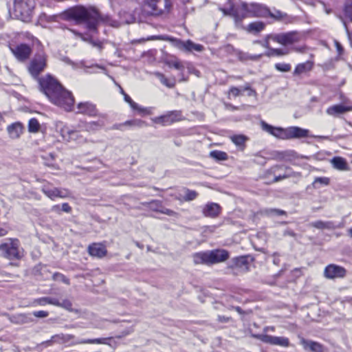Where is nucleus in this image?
I'll return each instance as SVG.
<instances>
[{
    "label": "nucleus",
    "mask_w": 352,
    "mask_h": 352,
    "mask_svg": "<svg viewBox=\"0 0 352 352\" xmlns=\"http://www.w3.org/2000/svg\"><path fill=\"white\" fill-rule=\"evenodd\" d=\"M38 81L42 91L52 102L67 111H72L74 103L72 94L65 90L55 78L46 75L39 78Z\"/></svg>",
    "instance_id": "obj_1"
},
{
    "label": "nucleus",
    "mask_w": 352,
    "mask_h": 352,
    "mask_svg": "<svg viewBox=\"0 0 352 352\" xmlns=\"http://www.w3.org/2000/svg\"><path fill=\"white\" fill-rule=\"evenodd\" d=\"M219 10L224 15L232 16L237 25L245 18L267 17L270 14V10L262 4L241 2L240 4L234 5L230 0H228L226 5L220 6Z\"/></svg>",
    "instance_id": "obj_2"
},
{
    "label": "nucleus",
    "mask_w": 352,
    "mask_h": 352,
    "mask_svg": "<svg viewBox=\"0 0 352 352\" xmlns=\"http://www.w3.org/2000/svg\"><path fill=\"white\" fill-rule=\"evenodd\" d=\"M66 17L75 21L77 25H85L90 32H96L97 27L102 19L98 12L92 7L75 6L67 10Z\"/></svg>",
    "instance_id": "obj_3"
},
{
    "label": "nucleus",
    "mask_w": 352,
    "mask_h": 352,
    "mask_svg": "<svg viewBox=\"0 0 352 352\" xmlns=\"http://www.w3.org/2000/svg\"><path fill=\"white\" fill-rule=\"evenodd\" d=\"M173 8V0H144L142 12L148 16H165L170 14Z\"/></svg>",
    "instance_id": "obj_4"
},
{
    "label": "nucleus",
    "mask_w": 352,
    "mask_h": 352,
    "mask_svg": "<svg viewBox=\"0 0 352 352\" xmlns=\"http://www.w3.org/2000/svg\"><path fill=\"white\" fill-rule=\"evenodd\" d=\"M228 258V252L222 249L198 252L193 255V261L195 264L208 265L224 262Z\"/></svg>",
    "instance_id": "obj_5"
},
{
    "label": "nucleus",
    "mask_w": 352,
    "mask_h": 352,
    "mask_svg": "<svg viewBox=\"0 0 352 352\" xmlns=\"http://www.w3.org/2000/svg\"><path fill=\"white\" fill-rule=\"evenodd\" d=\"M35 6L34 0H14V14L23 21H29Z\"/></svg>",
    "instance_id": "obj_6"
},
{
    "label": "nucleus",
    "mask_w": 352,
    "mask_h": 352,
    "mask_svg": "<svg viewBox=\"0 0 352 352\" xmlns=\"http://www.w3.org/2000/svg\"><path fill=\"white\" fill-rule=\"evenodd\" d=\"M2 255L8 259H19L21 254L19 250V241L17 239H10L7 242L0 245Z\"/></svg>",
    "instance_id": "obj_7"
},
{
    "label": "nucleus",
    "mask_w": 352,
    "mask_h": 352,
    "mask_svg": "<svg viewBox=\"0 0 352 352\" xmlns=\"http://www.w3.org/2000/svg\"><path fill=\"white\" fill-rule=\"evenodd\" d=\"M46 67V56L44 54H37L30 61L28 71L34 78H37Z\"/></svg>",
    "instance_id": "obj_8"
},
{
    "label": "nucleus",
    "mask_w": 352,
    "mask_h": 352,
    "mask_svg": "<svg viewBox=\"0 0 352 352\" xmlns=\"http://www.w3.org/2000/svg\"><path fill=\"white\" fill-rule=\"evenodd\" d=\"M182 120V114L179 111H168L164 115L151 118L153 123L161 124L162 126H168Z\"/></svg>",
    "instance_id": "obj_9"
},
{
    "label": "nucleus",
    "mask_w": 352,
    "mask_h": 352,
    "mask_svg": "<svg viewBox=\"0 0 352 352\" xmlns=\"http://www.w3.org/2000/svg\"><path fill=\"white\" fill-rule=\"evenodd\" d=\"M268 38L283 45H291L297 43L300 39V36L296 32H289L268 35Z\"/></svg>",
    "instance_id": "obj_10"
},
{
    "label": "nucleus",
    "mask_w": 352,
    "mask_h": 352,
    "mask_svg": "<svg viewBox=\"0 0 352 352\" xmlns=\"http://www.w3.org/2000/svg\"><path fill=\"white\" fill-rule=\"evenodd\" d=\"M261 341L272 345H278L287 347L289 344V339L285 337L272 336L266 334L255 336Z\"/></svg>",
    "instance_id": "obj_11"
},
{
    "label": "nucleus",
    "mask_w": 352,
    "mask_h": 352,
    "mask_svg": "<svg viewBox=\"0 0 352 352\" xmlns=\"http://www.w3.org/2000/svg\"><path fill=\"white\" fill-rule=\"evenodd\" d=\"M346 270L334 264L327 265L324 271V276L329 279L340 278L345 276Z\"/></svg>",
    "instance_id": "obj_12"
},
{
    "label": "nucleus",
    "mask_w": 352,
    "mask_h": 352,
    "mask_svg": "<svg viewBox=\"0 0 352 352\" xmlns=\"http://www.w3.org/2000/svg\"><path fill=\"white\" fill-rule=\"evenodd\" d=\"M174 41L175 45L179 50H184L186 52H201L204 50V47L201 45L196 44L191 41L190 40H188L186 41H183L177 39H171Z\"/></svg>",
    "instance_id": "obj_13"
},
{
    "label": "nucleus",
    "mask_w": 352,
    "mask_h": 352,
    "mask_svg": "<svg viewBox=\"0 0 352 352\" xmlns=\"http://www.w3.org/2000/svg\"><path fill=\"white\" fill-rule=\"evenodd\" d=\"M10 50L14 56L21 61L28 59L31 54L30 47L25 44L10 47Z\"/></svg>",
    "instance_id": "obj_14"
},
{
    "label": "nucleus",
    "mask_w": 352,
    "mask_h": 352,
    "mask_svg": "<svg viewBox=\"0 0 352 352\" xmlns=\"http://www.w3.org/2000/svg\"><path fill=\"white\" fill-rule=\"evenodd\" d=\"M309 226L313 228H315L316 229H318V230H335L336 228H343L342 223H340L338 225H336L334 223V222H333V221H321V220L311 222L309 224Z\"/></svg>",
    "instance_id": "obj_15"
},
{
    "label": "nucleus",
    "mask_w": 352,
    "mask_h": 352,
    "mask_svg": "<svg viewBox=\"0 0 352 352\" xmlns=\"http://www.w3.org/2000/svg\"><path fill=\"white\" fill-rule=\"evenodd\" d=\"M309 131L298 126H292L286 129L287 139L301 138L307 137Z\"/></svg>",
    "instance_id": "obj_16"
},
{
    "label": "nucleus",
    "mask_w": 352,
    "mask_h": 352,
    "mask_svg": "<svg viewBox=\"0 0 352 352\" xmlns=\"http://www.w3.org/2000/svg\"><path fill=\"white\" fill-rule=\"evenodd\" d=\"M261 126L264 131L268 132L276 138L287 139L286 129H283L281 128L274 127L263 121L261 122Z\"/></svg>",
    "instance_id": "obj_17"
},
{
    "label": "nucleus",
    "mask_w": 352,
    "mask_h": 352,
    "mask_svg": "<svg viewBox=\"0 0 352 352\" xmlns=\"http://www.w3.org/2000/svg\"><path fill=\"white\" fill-rule=\"evenodd\" d=\"M10 320L12 323L16 324H25L34 322V318L32 314H17L12 316L10 318Z\"/></svg>",
    "instance_id": "obj_18"
},
{
    "label": "nucleus",
    "mask_w": 352,
    "mask_h": 352,
    "mask_svg": "<svg viewBox=\"0 0 352 352\" xmlns=\"http://www.w3.org/2000/svg\"><path fill=\"white\" fill-rule=\"evenodd\" d=\"M88 252L92 256L102 258L107 254V250L101 243H93L88 247Z\"/></svg>",
    "instance_id": "obj_19"
},
{
    "label": "nucleus",
    "mask_w": 352,
    "mask_h": 352,
    "mask_svg": "<svg viewBox=\"0 0 352 352\" xmlns=\"http://www.w3.org/2000/svg\"><path fill=\"white\" fill-rule=\"evenodd\" d=\"M352 111V106H346L343 104H336L329 107L327 109V113L332 116H338L347 111Z\"/></svg>",
    "instance_id": "obj_20"
},
{
    "label": "nucleus",
    "mask_w": 352,
    "mask_h": 352,
    "mask_svg": "<svg viewBox=\"0 0 352 352\" xmlns=\"http://www.w3.org/2000/svg\"><path fill=\"white\" fill-rule=\"evenodd\" d=\"M221 211V207L215 203L207 204L203 209V214L206 217H215L219 215Z\"/></svg>",
    "instance_id": "obj_21"
},
{
    "label": "nucleus",
    "mask_w": 352,
    "mask_h": 352,
    "mask_svg": "<svg viewBox=\"0 0 352 352\" xmlns=\"http://www.w3.org/2000/svg\"><path fill=\"white\" fill-rule=\"evenodd\" d=\"M300 344L305 350H310L313 352H322L323 347L318 342L301 338Z\"/></svg>",
    "instance_id": "obj_22"
},
{
    "label": "nucleus",
    "mask_w": 352,
    "mask_h": 352,
    "mask_svg": "<svg viewBox=\"0 0 352 352\" xmlns=\"http://www.w3.org/2000/svg\"><path fill=\"white\" fill-rule=\"evenodd\" d=\"M23 127L19 122L14 123L8 126V132L12 139L19 138L23 133Z\"/></svg>",
    "instance_id": "obj_23"
},
{
    "label": "nucleus",
    "mask_w": 352,
    "mask_h": 352,
    "mask_svg": "<svg viewBox=\"0 0 352 352\" xmlns=\"http://www.w3.org/2000/svg\"><path fill=\"white\" fill-rule=\"evenodd\" d=\"M42 191L45 195L52 199H54L55 197H66L67 196V192L66 190L63 192L56 188L52 189L43 188Z\"/></svg>",
    "instance_id": "obj_24"
},
{
    "label": "nucleus",
    "mask_w": 352,
    "mask_h": 352,
    "mask_svg": "<svg viewBox=\"0 0 352 352\" xmlns=\"http://www.w3.org/2000/svg\"><path fill=\"white\" fill-rule=\"evenodd\" d=\"M331 162L334 168L339 170H349V166L345 159L341 157H335Z\"/></svg>",
    "instance_id": "obj_25"
},
{
    "label": "nucleus",
    "mask_w": 352,
    "mask_h": 352,
    "mask_svg": "<svg viewBox=\"0 0 352 352\" xmlns=\"http://www.w3.org/2000/svg\"><path fill=\"white\" fill-rule=\"evenodd\" d=\"M47 304L50 305H59L58 304V300L57 298H51V297H42L39 298L34 299L32 302V305L33 306H45Z\"/></svg>",
    "instance_id": "obj_26"
},
{
    "label": "nucleus",
    "mask_w": 352,
    "mask_h": 352,
    "mask_svg": "<svg viewBox=\"0 0 352 352\" xmlns=\"http://www.w3.org/2000/svg\"><path fill=\"white\" fill-rule=\"evenodd\" d=\"M75 336L71 334H57L52 337L51 341L58 344H65L72 341Z\"/></svg>",
    "instance_id": "obj_27"
},
{
    "label": "nucleus",
    "mask_w": 352,
    "mask_h": 352,
    "mask_svg": "<svg viewBox=\"0 0 352 352\" xmlns=\"http://www.w3.org/2000/svg\"><path fill=\"white\" fill-rule=\"evenodd\" d=\"M265 27V24L263 22L256 21L250 23L246 28H245V30L250 33L257 34L262 31Z\"/></svg>",
    "instance_id": "obj_28"
},
{
    "label": "nucleus",
    "mask_w": 352,
    "mask_h": 352,
    "mask_svg": "<svg viewBox=\"0 0 352 352\" xmlns=\"http://www.w3.org/2000/svg\"><path fill=\"white\" fill-rule=\"evenodd\" d=\"M77 131L69 129L67 126H63L60 129V134L65 140L70 141L77 138Z\"/></svg>",
    "instance_id": "obj_29"
},
{
    "label": "nucleus",
    "mask_w": 352,
    "mask_h": 352,
    "mask_svg": "<svg viewBox=\"0 0 352 352\" xmlns=\"http://www.w3.org/2000/svg\"><path fill=\"white\" fill-rule=\"evenodd\" d=\"M312 68V63L309 61L306 63L298 64L294 72V75H300L303 73H305Z\"/></svg>",
    "instance_id": "obj_30"
},
{
    "label": "nucleus",
    "mask_w": 352,
    "mask_h": 352,
    "mask_svg": "<svg viewBox=\"0 0 352 352\" xmlns=\"http://www.w3.org/2000/svg\"><path fill=\"white\" fill-rule=\"evenodd\" d=\"M78 109V113L91 114L94 112V106L88 102L79 103Z\"/></svg>",
    "instance_id": "obj_31"
},
{
    "label": "nucleus",
    "mask_w": 352,
    "mask_h": 352,
    "mask_svg": "<svg viewBox=\"0 0 352 352\" xmlns=\"http://www.w3.org/2000/svg\"><path fill=\"white\" fill-rule=\"evenodd\" d=\"M107 338H96V339H87L80 340L72 342L71 344H107L106 340Z\"/></svg>",
    "instance_id": "obj_32"
},
{
    "label": "nucleus",
    "mask_w": 352,
    "mask_h": 352,
    "mask_svg": "<svg viewBox=\"0 0 352 352\" xmlns=\"http://www.w3.org/2000/svg\"><path fill=\"white\" fill-rule=\"evenodd\" d=\"M155 76L160 79V82L166 86L168 88H173L175 85V80H169L167 79L164 74L157 72L155 73Z\"/></svg>",
    "instance_id": "obj_33"
},
{
    "label": "nucleus",
    "mask_w": 352,
    "mask_h": 352,
    "mask_svg": "<svg viewBox=\"0 0 352 352\" xmlns=\"http://www.w3.org/2000/svg\"><path fill=\"white\" fill-rule=\"evenodd\" d=\"M330 179L326 177H316L313 186L315 188H319L320 186H327L329 184Z\"/></svg>",
    "instance_id": "obj_34"
},
{
    "label": "nucleus",
    "mask_w": 352,
    "mask_h": 352,
    "mask_svg": "<svg viewBox=\"0 0 352 352\" xmlns=\"http://www.w3.org/2000/svg\"><path fill=\"white\" fill-rule=\"evenodd\" d=\"M123 124L124 125V126H127V127H133V126L142 127L143 126L146 125V123L144 121L135 119V120H127V121L123 122Z\"/></svg>",
    "instance_id": "obj_35"
},
{
    "label": "nucleus",
    "mask_w": 352,
    "mask_h": 352,
    "mask_svg": "<svg viewBox=\"0 0 352 352\" xmlns=\"http://www.w3.org/2000/svg\"><path fill=\"white\" fill-rule=\"evenodd\" d=\"M40 124L36 118H32L28 122V130L31 133H36L38 131Z\"/></svg>",
    "instance_id": "obj_36"
},
{
    "label": "nucleus",
    "mask_w": 352,
    "mask_h": 352,
    "mask_svg": "<svg viewBox=\"0 0 352 352\" xmlns=\"http://www.w3.org/2000/svg\"><path fill=\"white\" fill-rule=\"evenodd\" d=\"M210 156L217 160H226L228 159V155L225 152L220 151H211Z\"/></svg>",
    "instance_id": "obj_37"
},
{
    "label": "nucleus",
    "mask_w": 352,
    "mask_h": 352,
    "mask_svg": "<svg viewBox=\"0 0 352 352\" xmlns=\"http://www.w3.org/2000/svg\"><path fill=\"white\" fill-rule=\"evenodd\" d=\"M166 63L168 67H173L178 70H182L184 68L182 62L179 61L177 58L173 59V60H168L166 62Z\"/></svg>",
    "instance_id": "obj_38"
},
{
    "label": "nucleus",
    "mask_w": 352,
    "mask_h": 352,
    "mask_svg": "<svg viewBox=\"0 0 352 352\" xmlns=\"http://www.w3.org/2000/svg\"><path fill=\"white\" fill-rule=\"evenodd\" d=\"M232 141L238 146H243L246 138L242 135H234L231 138Z\"/></svg>",
    "instance_id": "obj_39"
},
{
    "label": "nucleus",
    "mask_w": 352,
    "mask_h": 352,
    "mask_svg": "<svg viewBox=\"0 0 352 352\" xmlns=\"http://www.w3.org/2000/svg\"><path fill=\"white\" fill-rule=\"evenodd\" d=\"M52 278L55 281H61L67 285H69V280L65 277L63 274L56 272L53 274Z\"/></svg>",
    "instance_id": "obj_40"
},
{
    "label": "nucleus",
    "mask_w": 352,
    "mask_h": 352,
    "mask_svg": "<svg viewBox=\"0 0 352 352\" xmlns=\"http://www.w3.org/2000/svg\"><path fill=\"white\" fill-rule=\"evenodd\" d=\"M275 68L281 72H288L291 70V65L288 63H276Z\"/></svg>",
    "instance_id": "obj_41"
},
{
    "label": "nucleus",
    "mask_w": 352,
    "mask_h": 352,
    "mask_svg": "<svg viewBox=\"0 0 352 352\" xmlns=\"http://www.w3.org/2000/svg\"><path fill=\"white\" fill-rule=\"evenodd\" d=\"M265 214L269 216H280L285 214L286 212L284 210L279 209H267L265 210Z\"/></svg>",
    "instance_id": "obj_42"
},
{
    "label": "nucleus",
    "mask_w": 352,
    "mask_h": 352,
    "mask_svg": "<svg viewBox=\"0 0 352 352\" xmlns=\"http://www.w3.org/2000/svg\"><path fill=\"white\" fill-rule=\"evenodd\" d=\"M287 50H284L282 49H272V54H267V56H284L288 54Z\"/></svg>",
    "instance_id": "obj_43"
},
{
    "label": "nucleus",
    "mask_w": 352,
    "mask_h": 352,
    "mask_svg": "<svg viewBox=\"0 0 352 352\" xmlns=\"http://www.w3.org/2000/svg\"><path fill=\"white\" fill-rule=\"evenodd\" d=\"M285 16V14L278 10H275L274 12L270 11V14L268 15V16H270L271 18L276 20H281L284 18Z\"/></svg>",
    "instance_id": "obj_44"
},
{
    "label": "nucleus",
    "mask_w": 352,
    "mask_h": 352,
    "mask_svg": "<svg viewBox=\"0 0 352 352\" xmlns=\"http://www.w3.org/2000/svg\"><path fill=\"white\" fill-rule=\"evenodd\" d=\"M58 304L59 305H55V306L60 307L67 310L72 309V304L71 301L67 299H65L62 302L58 300Z\"/></svg>",
    "instance_id": "obj_45"
},
{
    "label": "nucleus",
    "mask_w": 352,
    "mask_h": 352,
    "mask_svg": "<svg viewBox=\"0 0 352 352\" xmlns=\"http://www.w3.org/2000/svg\"><path fill=\"white\" fill-rule=\"evenodd\" d=\"M344 12L346 16L352 21V0L346 3Z\"/></svg>",
    "instance_id": "obj_46"
},
{
    "label": "nucleus",
    "mask_w": 352,
    "mask_h": 352,
    "mask_svg": "<svg viewBox=\"0 0 352 352\" xmlns=\"http://www.w3.org/2000/svg\"><path fill=\"white\" fill-rule=\"evenodd\" d=\"M136 107H131V108L133 110H136L141 115L150 114V111L148 109L139 106L137 103H136Z\"/></svg>",
    "instance_id": "obj_47"
},
{
    "label": "nucleus",
    "mask_w": 352,
    "mask_h": 352,
    "mask_svg": "<svg viewBox=\"0 0 352 352\" xmlns=\"http://www.w3.org/2000/svg\"><path fill=\"white\" fill-rule=\"evenodd\" d=\"M197 196V193L195 191L193 190H188L186 195H185V199L186 201H191L195 199Z\"/></svg>",
    "instance_id": "obj_48"
},
{
    "label": "nucleus",
    "mask_w": 352,
    "mask_h": 352,
    "mask_svg": "<svg viewBox=\"0 0 352 352\" xmlns=\"http://www.w3.org/2000/svg\"><path fill=\"white\" fill-rule=\"evenodd\" d=\"M32 315L36 318H45L49 316V313L45 311H34Z\"/></svg>",
    "instance_id": "obj_49"
},
{
    "label": "nucleus",
    "mask_w": 352,
    "mask_h": 352,
    "mask_svg": "<svg viewBox=\"0 0 352 352\" xmlns=\"http://www.w3.org/2000/svg\"><path fill=\"white\" fill-rule=\"evenodd\" d=\"M242 90L235 87H232L229 90V94L232 95L234 97L241 95Z\"/></svg>",
    "instance_id": "obj_50"
},
{
    "label": "nucleus",
    "mask_w": 352,
    "mask_h": 352,
    "mask_svg": "<svg viewBox=\"0 0 352 352\" xmlns=\"http://www.w3.org/2000/svg\"><path fill=\"white\" fill-rule=\"evenodd\" d=\"M89 43L91 44L94 47L98 48L99 50L102 49V43L100 41H94L92 38L89 40Z\"/></svg>",
    "instance_id": "obj_51"
},
{
    "label": "nucleus",
    "mask_w": 352,
    "mask_h": 352,
    "mask_svg": "<svg viewBox=\"0 0 352 352\" xmlns=\"http://www.w3.org/2000/svg\"><path fill=\"white\" fill-rule=\"evenodd\" d=\"M124 100L130 105L131 107H137L136 103L126 94H124Z\"/></svg>",
    "instance_id": "obj_52"
},
{
    "label": "nucleus",
    "mask_w": 352,
    "mask_h": 352,
    "mask_svg": "<svg viewBox=\"0 0 352 352\" xmlns=\"http://www.w3.org/2000/svg\"><path fill=\"white\" fill-rule=\"evenodd\" d=\"M160 212H161L162 214H167L168 216H175L176 214V212H175L174 211H173L171 210L167 209V208H164L162 210H160Z\"/></svg>",
    "instance_id": "obj_53"
},
{
    "label": "nucleus",
    "mask_w": 352,
    "mask_h": 352,
    "mask_svg": "<svg viewBox=\"0 0 352 352\" xmlns=\"http://www.w3.org/2000/svg\"><path fill=\"white\" fill-rule=\"evenodd\" d=\"M61 208L62 210L65 212L69 213L72 211V208L67 203L63 204Z\"/></svg>",
    "instance_id": "obj_54"
},
{
    "label": "nucleus",
    "mask_w": 352,
    "mask_h": 352,
    "mask_svg": "<svg viewBox=\"0 0 352 352\" xmlns=\"http://www.w3.org/2000/svg\"><path fill=\"white\" fill-rule=\"evenodd\" d=\"M133 331V329L132 328H129V329L127 330H125L124 331L122 332L121 335L120 336H118L117 338H121L122 337H124L129 334H130L131 333H132Z\"/></svg>",
    "instance_id": "obj_55"
},
{
    "label": "nucleus",
    "mask_w": 352,
    "mask_h": 352,
    "mask_svg": "<svg viewBox=\"0 0 352 352\" xmlns=\"http://www.w3.org/2000/svg\"><path fill=\"white\" fill-rule=\"evenodd\" d=\"M269 39H271V38H268V36L266 37V40L264 43H262L261 41H255L254 43H258V44H261L265 48H267L269 49Z\"/></svg>",
    "instance_id": "obj_56"
},
{
    "label": "nucleus",
    "mask_w": 352,
    "mask_h": 352,
    "mask_svg": "<svg viewBox=\"0 0 352 352\" xmlns=\"http://www.w3.org/2000/svg\"><path fill=\"white\" fill-rule=\"evenodd\" d=\"M218 320L220 322H229L230 320V318L226 317V316H218Z\"/></svg>",
    "instance_id": "obj_57"
},
{
    "label": "nucleus",
    "mask_w": 352,
    "mask_h": 352,
    "mask_svg": "<svg viewBox=\"0 0 352 352\" xmlns=\"http://www.w3.org/2000/svg\"><path fill=\"white\" fill-rule=\"evenodd\" d=\"M289 177V175H279V176H276L274 177V182H279L283 179H285V178H287Z\"/></svg>",
    "instance_id": "obj_58"
},
{
    "label": "nucleus",
    "mask_w": 352,
    "mask_h": 352,
    "mask_svg": "<svg viewBox=\"0 0 352 352\" xmlns=\"http://www.w3.org/2000/svg\"><path fill=\"white\" fill-rule=\"evenodd\" d=\"M335 45L336 47V49L340 54H341L343 52V48L342 45L339 43L338 41H335Z\"/></svg>",
    "instance_id": "obj_59"
},
{
    "label": "nucleus",
    "mask_w": 352,
    "mask_h": 352,
    "mask_svg": "<svg viewBox=\"0 0 352 352\" xmlns=\"http://www.w3.org/2000/svg\"><path fill=\"white\" fill-rule=\"evenodd\" d=\"M123 127H124V125L123 124V123H120V124H114L113 126L112 129H116V130H123Z\"/></svg>",
    "instance_id": "obj_60"
},
{
    "label": "nucleus",
    "mask_w": 352,
    "mask_h": 352,
    "mask_svg": "<svg viewBox=\"0 0 352 352\" xmlns=\"http://www.w3.org/2000/svg\"><path fill=\"white\" fill-rule=\"evenodd\" d=\"M284 236H295L296 234L291 230H287L283 233Z\"/></svg>",
    "instance_id": "obj_61"
},
{
    "label": "nucleus",
    "mask_w": 352,
    "mask_h": 352,
    "mask_svg": "<svg viewBox=\"0 0 352 352\" xmlns=\"http://www.w3.org/2000/svg\"><path fill=\"white\" fill-rule=\"evenodd\" d=\"M8 234V230L6 228L0 227V237L4 236Z\"/></svg>",
    "instance_id": "obj_62"
},
{
    "label": "nucleus",
    "mask_w": 352,
    "mask_h": 352,
    "mask_svg": "<svg viewBox=\"0 0 352 352\" xmlns=\"http://www.w3.org/2000/svg\"><path fill=\"white\" fill-rule=\"evenodd\" d=\"M243 91H245V90H249L250 91V93H249V95L251 96L252 95L254 91L253 90H252L250 87V86L248 85H246L244 87H243L242 89H241Z\"/></svg>",
    "instance_id": "obj_63"
},
{
    "label": "nucleus",
    "mask_w": 352,
    "mask_h": 352,
    "mask_svg": "<svg viewBox=\"0 0 352 352\" xmlns=\"http://www.w3.org/2000/svg\"><path fill=\"white\" fill-rule=\"evenodd\" d=\"M150 204L151 205V209H152L153 210H155V211H159V212H160V210H159V209H158L157 208H156V207H153V206L154 204H155V205H158V201H154L151 202V203H150Z\"/></svg>",
    "instance_id": "obj_64"
}]
</instances>
